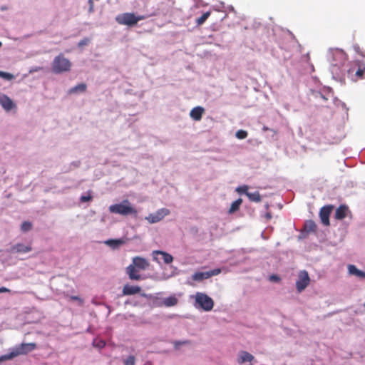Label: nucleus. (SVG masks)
Segmentation results:
<instances>
[{"label":"nucleus","instance_id":"f257e3e1","mask_svg":"<svg viewBox=\"0 0 365 365\" xmlns=\"http://www.w3.org/2000/svg\"><path fill=\"white\" fill-rule=\"evenodd\" d=\"M36 348L35 343H22L16 346L9 354L0 356V363L4 361L10 360L19 355H25Z\"/></svg>","mask_w":365,"mask_h":365},{"label":"nucleus","instance_id":"f03ea898","mask_svg":"<svg viewBox=\"0 0 365 365\" xmlns=\"http://www.w3.org/2000/svg\"><path fill=\"white\" fill-rule=\"evenodd\" d=\"M110 212L119 214L123 216L132 215H137L138 211L133 207L128 200H124L122 202L112 205L108 208Z\"/></svg>","mask_w":365,"mask_h":365},{"label":"nucleus","instance_id":"7ed1b4c3","mask_svg":"<svg viewBox=\"0 0 365 365\" xmlns=\"http://www.w3.org/2000/svg\"><path fill=\"white\" fill-rule=\"evenodd\" d=\"M71 63L63 54L56 56L52 62V71L55 73H61L71 70Z\"/></svg>","mask_w":365,"mask_h":365},{"label":"nucleus","instance_id":"20e7f679","mask_svg":"<svg viewBox=\"0 0 365 365\" xmlns=\"http://www.w3.org/2000/svg\"><path fill=\"white\" fill-rule=\"evenodd\" d=\"M145 19L144 16H136L133 13H123L116 16L115 21L120 25L133 26Z\"/></svg>","mask_w":365,"mask_h":365},{"label":"nucleus","instance_id":"39448f33","mask_svg":"<svg viewBox=\"0 0 365 365\" xmlns=\"http://www.w3.org/2000/svg\"><path fill=\"white\" fill-rule=\"evenodd\" d=\"M195 303L199 307L207 312L212 310L214 307L212 299L202 292L196 293Z\"/></svg>","mask_w":365,"mask_h":365},{"label":"nucleus","instance_id":"423d86ee","mask_svg":"<svg viewBox=\"0 0 365 365\" xmlns=\"http://www.w3.org/2000/svg\"><path fill=\"white\" fill-rule=\"evenodd\" d=\"M310 278L307 271H300L298 274V279L296 282V288L298 292H302L309 284Z\"/></svg>","mask_w":365,"mask_h":365},{"label":"nucleus","instance_id":"0eeeda50","mask_svg":"<svg viewBox=\"0 0 365 365\" xmlns=\"http://www.w3.org/2000/svg\"><path fill=\"white\" fill-rule=\"evenodd\" d=\"M170 210L167 208H161L157 210L155 213H151L145 217L150 223L153 224L160 222L165 216L170 214Z\"/></svg>","mask_w":365,"mask_h":365},{"label":"nucleus","instance_id":"6e6552de","mask_svg":"<svg viewBox=\"0 0 365 365\" xmlns=\"http://www.w3.org/2000/svg\"><path fill=\"white\" fill-rule=\"evenodd\" d=\"M220 272H221L220 269H214L212 270L207 271V272H195L192 276V279L194 281H202L203 279H208L212 276H216V275L219 274Z\"/></svg>","mask_w":365,"mask_h":365},{"label":"nucleus","instance_id":"1a4fd4ad","mask_svg":"<svg viewBox=\"0 0 365 365\" xmlns=\"http://www.w3.org/2000/svg\"><path fill=\"white\" fill-rule=\"evenodd\" d=\"M334 209L333 205H326L321 208L319 211V217L322 221V223L325 226H329L330 225L329 222V216L330 214Z\"/></svg>","mask_w":365,"mask_h":365},{"label":"nucleus","instance_id":"9d476101","mask_svg":"<svg viewBox=\"0 0 365 365\" xmlns=\"http://www.w3.org/2000/svg\"><path fill=\"white\" fill-rule=\"evenodd\" d=\"M32 250L31 245H25L22 243H17L13 245L7 252L10 254L27 253Z\"/></svg>","mask_w":365,"mask_h":365},{"label":"nucleus","instance_id":"9b49d317","mask_svg":"<svg viewBox=\"0 0 365 365\" xmlns=\"http://www.w3.org/2000/svg\"><path fill=\"white\" fill-rule=\"evenodd\" d=\"M0 104L6 111H10L11 109L16 108V105L13 101L5 94H0Z\"/></svg>","mask_w":365,"mask_h":365},{"label":"nucleus","instance_id":"f8f14e48","mask_svg":"<svg viewBox=\"0 0 365 365\" xmlns=\"http://www.w3.org/2000/svg\"><path fill=\"white\" fill-rule=\"evenodd\" d=\"M153 255L154 259L158 262H160L158 261V259L156 257V255H161L165 264H170L173 261V257L169 253L165 252L164 251L155 250L153 252Z\"/></svg>","mask_w":365,"mask_h":365},{"label":"nucleus","instance_id":"ddd939ff","mask_svg":"<svg viewBox=\"0 0 365 365\" xmlns=\"http://www.w3.org/2000/svg\"><path fill=\"white\" fill-rule=\"evenodd\" d=\"M350 212L349 207L345 205H340L335 212V218L337 220L344 219Z\"/></svg>","mask_w":365,"mask_h":365},{"label":"nucleus","instance_id":"4468645a","mask_svg":"<svg viewBox=\"0 0 365 365\" xmlns=\"http://www.w3.org/2000/svg\"><path fill=\"white\" fill-rule=\"evenodd\" d=\"M133 264L139 269H145L148 267V262L143 257H135L133 259Z\"/></svg>","mask_w":365,"mask_h":365},{"label":"nucleus","instance_id":"2eb2a0df","mask_svg":"<svg viewBox=\"0 0 365 365\" xmlns=\"http://www.w3.org/2000/svg\"><path fill=\"white\" fill-rule=\"evenodd\" d=\"M205 112V109L201 106H197L193 108L190 113V116L194 120L199 121L201 120L202 114Z\"/></svg>","mask_w":365,"mask_h":365},{"label":"nucleus","instance_id":"dca6fc26","mask_svg":"<svg viewBox=\"0 0 365 365\" xmlns=\"http://www.w3.org/2000/svg\"><path fill=\"white\" fill-rule=\"evenodd\" d=\"M334 58L339 60V63H333L335 66H340L346 61V54L341 50H336L333 53Z\"/></svg>","mask_w":365,"mask_h":365},{"label":"nucleus","instance_id":"f3484780","mask_svg":"<svg viewBox=\"0 0 365 365\" xmlns=\"http://www.w3.org/2000/svg\"><path fill=\"white\" fill-rule=\"evenodd\" d=\"M141 291V289L138 286H130L126 284L124 286L123 289V294L124 295H132L139 293Z\"/></svg>","mask_w":365,"mask_h":365},{"label":"nucleus","instance_id":"a211bd4d","mask_svg":"<svg viewBox=\"0 0 365 365\" xmlns=\"http://www.w3.org/2000/svg\"><path fill=\"white\" fill-rule=\"evenodd\" d=\"M138 270L133 264H130L127 267V273L130 279L139 280L140 277L137 274Z\"/></svg>","mask_w":365,"mask_h":365},{"label":"nucleus","instance_id":"6ab92c4d","mask_svg":"<svg viewBox=\"0 0 365 365\" xmlns=\"http://www.w3.org/2000/svg\"><path fill=\"white\" fill-rule=\"evenodd\" d=\"M125 243V240L123 239H115L108 240L105 242V244L110 246L113 249H116L119 246Z\"/></svg>","mask_w":365,"mask_h":365},{"label":"nucleus","instance_id":"aec40b11","mask_svg":"<svg viewBox=\"0 0 365 365\" xmlns=\"http://www.w3.org/2000/svg\"><path fill=\"white\" fill-rule=\"evenodd\" d=\"M237 361L240 364H244L245 362L251 361V355L246 351H240L237 359Z\"/></svg>","mask_w":365,"mask_h":365},{"label":"nucleus","instance_id":"412c9836","mask_svg":"<svg viewBox=\"0 0 365 365\" xmlns=\"http://www.w3.org/2000/svg\"><path fill=\"white\" fill-rule=\"evenodd\" d=\"M178 302V299L175 296H170L167 298H165L163 301V304L165 307H170L175 306Z\"/></svg>","mask_w":365,"mask_h":365},{"label":"nucleus","instance_id":"4be33fe9","mask_svg":"<svg viewBox=\"0 0 365 365\" xmlns=\"http://www.w3.org/2000/svg\"><path fill=\"white\" fill-rule=\"evenodd\" d=\"M304 230L306 232H314L317 230V225L312 220L307 221L304 225Z\"/></svg>","mask_w":365,"mask_h":365},{"label":"nucleus","instance_id":"5701e85b","mask_svg":"<svg viewBox=\"0 0 365 365\" xmlns=\"http://www.w3.org/2000/svg\"><path fill=\"white\" fill-rule=\"evenodd\" d=\"M86 85L85 83H80V84H78L77 86L71 88L68 93L70 94H72V93H78V92H85L86 90Z\"/></svg>","mask_w":365,"mask_h":365},{"label":"nucleus","instance_id":"b1692460","mask_svg":"<svg viewBox=\"0 0 365 365\" xmlns=\"http://www.w3.org/2000/svg\"><path fill=\"white\" fill-rule=\"evenodd\" d=\"M242 202V200L241 198H239L234 201L229 209V213H234L235 212L237 211Z\"/></svg>","mask_w":365,"mask_h":365},{"label":"nucleus","instance_id":"393cba45","mask_svg":"<svg viewBox=\"0 0 365 365\" xmlns=\"http://www.w3.org/2000/svg\"><path fill=\"white\" fill-rule=\"evenodd\" d=\"M269 196L268 194H261L259 191L252 192V202H258L261 201L262 198Z\"/></svg>","mask_w":365,"mask_h":365},{"label":"nucleus","instance_id":"a878e982","mask_svg":"<svg viewBox=\"0 0 365 365\" xmlns=\"http://www.w3.org/2000/svg\"><path fill=\"white\" fill-rule=\"evenodd\" d=\"M365 73V67H361V66H359L358 69L355 71V78L354 81H357L359 79H361L364 78V74Z\"/></svg>","mask_w":365,"mask_h":365},{"label":"nucleus","instance_id":"bb28decb","mask_svg":"<svg viewBox=\"0 0 365 365\" xmlns=\"http://www.w3.org/2000/svg\"><path fill=\"white\" fill-rule=\"evenodd\" d=\"M210 11L205 12L200 17H199L196 20V24L198 26L203 24L205 22V21L208 19V17L210 16Z\"/></svg>","mask_w":365,"mask_h":365},{"label":"nucleus","instance_id":"cd10ccee","mask_svg":"<svg viewBox=\"0 0 365 365\" xmlns=\"http://www.w3.org/2000/svg\"><path fill=\"white\" fill-rule=\"evenodd\" d=\"M123 365H135V357L133 355L123 360Z\"/></svg>","mask_w":365,"mask_h":365},{"label":"nucleus","instance_id":"c85d7f7f","mask_svg":"<svg viewBox=\"0 0 365 365\" xmlns=\"http://www.w3.org/2000/svg\"><path fill=\"white\" fill-rule=\"evenodd\" d=\"M31 228H32V224H31V222H30L29 221L24 222L21 226V230L24 232L29 231L30 230H31Z\"/></svg>","mask_w":365,"mask_h":365},{"label":"nucleus","instance_id":"c756f323","mask_svg":"<svg viewBox=\"0 0 365 365\" xmlns=\"http://www.w3.org/2000/svg\"><path fill=\"white\" fill-rule=\"evenodd\" d=\"M248 190V187L245 185V186H242V187H238L237 189H236V191L237 192H239L240 194H242V193H245L247 195V196H248L250 198H251V194L247 192Z\"/></svg>","mask_w":365,"mask_h":365},{"label":"nucleus","instance_id":"7c9ffc66","mask_svg":"<svg viewBox=\"0 0 365 365\" xmlns=\"http://www.w3.org/2000/svg\"><path fill=\"white\" fill-rule=\"evenodd\" d=\"M348 270H349V273L350 274H353V275H357V272H359V269H358L356 268V266L353 265V264H349L348 266Z\"/></svg>","mask_w":365,"mask_h":365},{"label":"nucleus","instance_id":"2f4dec72","mask_svg":"<svg viewBox=\"0 0 365 365\" xmlns=\"http://www.w3.org/2000/svg\"><path fill=\"white\" fill-rule=\"evenodd\" d=\"M247 136V133L245 130H240L236 133V137L239 139H244Z\"/></svg>","mask_w":365,"mask_h":365},{"label":"nucleus","instance_id":"473e14b6","mask_svg":"<svg viewBox=\"0 0 365 365\" xmlns=\"http://www.w3.org/2000/svg\"><path fill=\"white\" fill-rule=\"evenodd\" d=\"M0 77L7 79V80H11L13 78V75L9 73L1 71V74Z\"/></svg>","mask_w":365,"mask_h":365},{"label":"nucleus","instance_id":"72a5a7b5","mask_svg":"<svg viewBox=\"0 0 365 365\" xmlns=\"http://www.w3.org/2000/svg\"><path fill=\"white\" fill-rule=\"evenodd\" d=\"M269 279L272 282H279L281 280L280 277L277 274L270 275Z\"/></svg>","mask_w":365,"mask_h":365},{"label":"nucleus","instance_id":"f704fd0d","mask_svg":"<svg viewBox=\"0 0 365 365\" xmlns=\"http://www.w3.org/2000/svg\"><path fill=\"white\" fill-rule=\"evenodd\" d=\"M92 199V196L91 195H82L80 198L81 202H88Z\"/></svg>","mask_w":365,"mask_h":365},{"label":"nucleus","instance_id":"c9c22d12","mask_svg":"<svg viewBox=\"0 0 365 365\" xmlns=\"http://www.w3.org/2000/svg\"><path fill=\"white\" fill-rule=\"evenodd\" d=\"M190 341H175L174 342V346L176 349H178V347L180 346V345H182V344H189Z\"/></svg>","mask_w":365,"mask_h":365},{"label":"nucleus","instance_id":"e433bc0d","mask_svg":"<svg viewBox=\"0 0 365 365\" xmlns=\"http://www.w3.org/2000/svg\"><path fill=\"white\" fill-rule=\"evenodd\" d=\"M93 345L98 347V348H103L105 346L106 343L104 341L100 340L97 343L96 341H93Z\"/></svg>","mask_w":365,"mask_h":365},{"label":"nucleus","instance_id":"4c0bfd02","mask_svg":"<svg viewBox=\"0 0 365 365\" xmlns=\"http://www.w3.org/2000/svg\"><path fill=\"white\" fill-rule=\"evenodd\" d=\"M88 41L89 40L88 38H84L78 43V46H86L88 44Z\"/></svg>","mask_w":365,"mask_h":365},{"label":"nucleus","instance_id":"58836bf2","mask_svg":"<svg viewBox=\"0 0 365 365\" xmlns=\"http://www.w3.org/2000/svg\"><path fill=\"white\" fill-rule=\"evenodd\" d=\"M89 4V12L91 13L94 11V5L93 3V0H88Z\"/></svg>","mask_w":365,"mask_h":365},{"label":"nucleus","instance_id":"ea45409f","mask_svg":"<svg viewBox=\"0 0 365 365\" xmlns=\"http://www.w3.org/2000/svg\"><path fill=\"white\" fill-rule=\"evenodd\" d=\"M70 298L71 300H76L79 301L81 303H83V300L78 296H71Z\"/></svg>","mask_w":365,"mask_h":365},{"label":"nucleus","instance_id":"a19ab883","mask_svg":"<svg viewBox=\"0 0 365 365\" xmlns=\"http://www.w3.org/2000/svg\"><path fill=\"white\" fill-rule=\"evenodd\" d=\"M356 276L359 277H361V278H365V272L363 271L359 270Z\"/></svg>","mask_w":365,"mask_h":365},{"label":"nucleus","instance_id":"79ce46f5","mask_svg":"<svg viewBox=\"0 0 365 365\" xmlns=\"http://www.w3.org/2000/svg\"><path fill=\"white\" fill-rule=\"evenodd\" d=\"M10 292V289L6 287H0V293Z\"/></svg>","mask_w":365,"mask_h":365},{"label":"nucleus","instance_id":"37998d69","mask_svg":"<svg viewBox=\"0 0 365 365\" xmlns=\"http://www.w3.org/2000/svg\"><path fill=\"white\" fill-rule=\"evenodd\" d=\"M264 217L267 220H270L272 218V215L270 212H266V214L264 215Z\"/></svg>","mask_w":365,"mask_h":365},{"label":"nucleus","instance_id":"c03bdc74","mask_svg":"<svg viewBox=\"0 0 365 365\" xmlns=\"http://www.w3.org/2000/svg\"><path fill=\"white\" fill-rule=\"evenodd\" d=\"M354 50H355L357 53H359V52H360V48H359V46H358V45H355V46H354Z\"/></svg>","mask_w":365,"mask_h":365},{"label":"nucleus","instance_id":"a18cd8bd","mask_svg":"<svg viewBox=\"0 0 365 365\" xmlns=\"http://www.w3.org/2000/svg\"><path fill=\"white\" fill-rule=\"evenodd\" d=\"M354 72V69L353 68H351L348 70V74L352 75V73Z\"/></svg>","mask_w":365,"mask_h":365},{"label":"nucleus","instance_id":"49530a36","mask_svg":"<svg viewBox=\"0 0 365 365\" xmlns=\"http://www.w3.org/2000/svg\"><path fill=\"white\" fill-rule=\"evenodd\" d=\"M264 207H265V209H266V210H268V209H269V204H268V202H266V203L264 204Z\"/></svg>","mask_w":365,"mask_h":365},{"label":"nucleus","instance_id":"de8ad7c7","mask_svg":"<svg viewBox=\"0 0 365 365\" xmlns=\"http://www.w3.org/2000/svg\"><path fill=\"white\" fill-rule=\"evenodd\" d=\"M263 130H268V128H267V127H264V128H263Z\"/></svg>","mask_w":365,"mask_h":365},{"label":"nucleus","instance_id":"09e8293b","mask_svg":"<svg viewBox=\"0 0 365 365\" xmlns=\"http://www.w3.org/2000/svg\"><path fill=\"white\" fill-rule=\"evenodd\" d=\"M2 46V43L0 41V47Z\"/></svg>","mask_w":365,"mask_h":365},{"label":"nucleus","instance_id":"8fccbe9b","mask_svg":"<svg viewBox=\"0 0 365 365\" xmlns=\"http://www.w3.org/2000/svg\"><path fill=\"white\" fill-rule=\"evenodd\" d=\"M364 307H365V302H364Z\"/></svg>","mask_w":365,"mask_h":365},{"label":"nucleus","instance_id":"3c124183","mask_svg":"<svg viewBox=\"0 0 365 365\" xmlns=\"http://www.w3.org/2000/svg\"><path fill=\"white\" fill-rule=\"evenodd\" d=\"M1 252V250L0 249V252Z\"/></svg>","mask_w":365,"mask_h":365},{"label":"nucleus","instance_id":"603ef678","mask_svg":"<svg viewBox=\"0 0 365 365\" xmlns=\"http://www.w3.org/2000/svg\"><path fill=\"white\" fill-rule=\"evenodd\" d=\"M148 365H150V364H148Z\"/></svg>","mask_w":365,"mask_h":365}]
</instances>
